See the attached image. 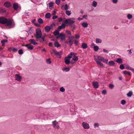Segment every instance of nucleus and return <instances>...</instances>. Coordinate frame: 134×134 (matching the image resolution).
I'll return each mask as SVG.
<instances>
[{
	"label": "nucleus",
	"mask_w": 134,
	"mask_h": 134,
	"mask_svg": "<svg viewBox=\"0 0 134 134\" xmlns=\"http://www.w3.org/2000/svg\"><path fill=\"white\" fill-rule=\"evenodd\" d=\"M78 58L77 56H74V57L72 58V60L76 61L78 60Z\"/></svg>",
	"instance_id": "nucleus-35"
},
{
	"label": "nucleus",
	"mask_w": 134,
	"mask_h": 134,
	"mask_svg": "<svg viewBox=\"0 0 134 134\" xmlns=\"http://www.w3.org/2000/svg\"><path fill=\"white\" fill-rule=\"evenodd\" d=\"M66 32L67 34L69 35H71V32L70 31L68 30H66Z\"/></svg>",
	"instance_id": "nucleus-55"
},
{
	"label": "nucleus",
	"mask_w": 134,
	"mask_h": 134,
	"mask_svg": "<svg viewBox=\"0 0 134 134\" xmlns=\"http://www.w3.org/2000/svg\"><path fill=\"white\" fill-rule=\"evenodd\" d=\"M83 128L85 129H88L90 128V126L88 124L85 122H83L82 124Z\"/></svg>",
	"instance_id": "nucleus-8"
},
{
	"label": "nucleus",
	"mask_w": 134,
	"mask_h": 134,
	"mask_svg": "<svg viewBox=\"0 0 134 134\" xmlns=\"http://www.w3.org/2000/svg\"><path fill=\"white\" fill-rule=\"evenodd\" d=\"M60 0H55L56 3L58 5H59L60 3Z\"/></svg>",
	"instance_id": "nucleus-53"
},
{
	"label": "nucleus",
	"mask_w": 134,
	"mask_h": 134,
	"mask_svg": "<svg viewBox=\"0 0 134 134\" xmlns=\"http://www.w3.org/2000/svg\"><path fill=\"white\" fill-rule=\"evenodd\" d=\"M68 6L67 4H65L64 6V9L66 10H67L68 9Z\"/></svg>",
	"instance_id": "nucleus-49"
},
{
	"label": "nucleus",
	"mask_w": 134,
	"mask_h": 134,
	"mask_svg": "<svg viewBox=\"0 0 134 134\" xmlns=\"http://www.w3.org/2000/svg\"><path fill=\"white\" fill-rule=\"evenodd\" d=\"M57 18V15H55L53 16L52 17V19H54Z\"/></svg>",
	"instance_id": "nucleus-62"
},
{
	"label": "nucleus",
	"mask_w": 134,
	"mask_h": 134,
	"mask_svg": "<svg viewBox=\"0 0 134 134\" xmlns=\"http://www.w3.org/2000/svg\"><path fill=\"white\" fill-rule=\"evenodd\" d=\"M59 36L60 37V39L62 41L65 40V34L61 33L59 34Z\"/></svg>",
	"instance_id": "nucleus-12"
},
{
	"label": "nucleus",
	"mask_w": 134,
	"mask_h": 134,
	"mask_svg": "<svg viewBox=\"0 0 134 134\" xmlns=\"http://www.w3.org/2000/svg\"><path fill=\"white\" fill-rule=\"evenodd\" d=\"M6 18L4 17H0V24H4L6 21Z\"/></svg>",
	"instance_id": "nucleus-9"
},
{
	"label": "nucleus",
	"mask_w": 134,
	"mask_h": 134,
	"mask_svg": "<svg viewBox=\"0 0 134 134\" xmlns=\"http://www.w3.org/2000/svg\"><path fill=\"white\" fill-rule=\"evenodd\" d=\"M34 25L37 27H39L40 26V25L37 23H34Z\"/></svg>",
	"instance_id": "nucleus-56"
},
{
	"label": "nucleus",
	"mask_w": 134,
	"mask_h": 134,
	"mask_svg": "<svg viewBox=\"0 0 134 134\" xmlns=\"http://www.w3.org/2000/svg\"><path fill=\"white\" fill-rule=\"evenodd\" d=\"M65 27V25L64 24H61V25L59 26L58 27V30L60 31L62 29H64Z\"/></svg>",
	"instance_id": "nucleus-13"
},
{
	"label": "nucleus",
	"mask_w": 134,
	"mask_h": 134,
	"mask_svg": "<svg viewBox=\"0 0 134 134\" xmlns=\"http://www.w3.org/2000/svg\"><path fill=\"white\" fill-rule=\"evenodd\" d=\"M46 62L48 64H50L51 63V59L50 58H49L47 59L46 60Z\"/></svg>",
	"instance_id": "nucleus-45"
},
{
	"label": "nucleus",
	"mask_w": 134,
	"mask_h": 134,
	"mask_svg": "<svg viewBox=\"0 0 134 134\" xmlns=\"http://www.w3.org/2000/svg\"><path fill=\"white\" fill-rule=\"evenodd\" d=\"M19 7L18 4L17 3H15L13 4V7L15 10H16Z\"/></svg>",
	"instance_id": "nucleus-21"
},
{
	"label": "nucleus",
	"mask_w": 134,
	"mask_h": 134,
	"mask_svg": "<svg viewBox=\"0 0 134 134\" xmlns=\"http://www.w3.org/2000/svg\"><path fill=\"white\" fill-rule=\"evenodd\" d=\"M58 20L59 22H61L62 20V18L60 17L58 18Z\"/></svg>",
	"instance_id": "nucleus-64"
},
{
	"label": "nucleus",
	"mask_w": 134,
	"mask_h": 134,
	"mask_svg": "<svg viewBox=\"0 0 134 134\" xmlns=\"http://www.w3.org/2000/svg\"><path fill=\"white\" fill-rule=\"evenodd\" d=\"M45 31L47 32H48L51 30L50 26H46L44 28Z\"/></svg>",
	"instance_id": "nucleus-17"
},
{
	"label": "nucleus",
	"mask_w": 134,
	"mask_h": 134,
	"mask_svg": "<svg viewBox=\"0 0 134 134\" xmlns=\"http://www.w3.org/2000/svg\"><path fill=\"white\" fill-rule=\"evenodd\" d=\"M97 2L94 1L93 2V3L92 5L93 6H94V7H96L97 5Z\"/></svg>",
	"instance_id": "nucleus-41"
},
{
	"label": "nucleus",
	"mask_w": 134,
	"mask_h": 134,
	"mask_svg": "<svg viewBox=\"0 0 134 134\" xmlns=\"http://www.w3.org/2000/svg\"><path fill=\"white\" fill-rule=\"evenodd\" d=\"M92 85L95 88H97L99 86L98 83L97 82H93Z\"/></svg>",
	"instance_id": "nucleus-15"
},
{
	"label": "nucleus",
	"mask_w": 134,
	"mask_h": 134,
	"mask_svg": "<svg viewBox=\"0 0 134 134\" xmlns=\"http://www.w3.org/2000/svg\"><path fill=\"white\" fill-rule=\"evenodd\" d=\"M87 16V14L84 15L82 16V18H85V19H86Z\"/></svg>",
	"instance_id": "nucleus-61"
},
{
	"label": "nucleus",
	"mask_w": 134,
	"mask_h": 134,
	"mask_svg": "<svg viewBox=\"0 0 134 134\" xmlns=\"http://www.w3.org/2000/svg\"><path fill=\"white\" fill-rule=\"evenodd\" d=\"M126 103V101L124 100H123L121 101V103L122 105L125 104Z\"/></svg>",
	"instance_id": "nucleus-48"
},
{
	"label": "nucleus",
	"mask_w": 134,
	"mask_h": 134,
	"mask_svg": "<svg viewBox=\"0 0 134 134\" xmlns=\"http://www.w3.org/2000/svg\"><path fill=\"white\" fill-rule=\"evenodd\" d=\"M70 68L69 67H64L62 68V70L64 71L67 72L70 70Z\"/></svg>",
	"instance_id": "nucleus-18"
},
{
	"label": "nucleus",
	"mask_w": 134,
	"mask_h": 134,
	"mask_svg": "<svg viewBox=\"0 0 134 134\" xmlns=\"http://www.w3.org/2000/svg\"><path fill=\"white\" fill-rule=\"evenodd\" d=\"M54 54L57 56L59 58H61V55L62 54V53L61 51L58 52L56 51V50H54L53 51Z\"/></svg>",
	"instance_id": "nucleus-7"
},
{
	"label": "nucleus",
	"mask_w": 134,
	"mask_h": 134,
	"mask_svg": "<svg viewBox=\"0 0 134 134\" xmlns=\"http://www.w3.org/2000/svg\"><path fill=\"white\" fill-rule=\"evenodd\" d=\"M1 42L2 44V46H4L5 45V42L3 40H2L1 41Z\"/></svg>",
	"instance_id": "nucleus-59"
},
{
	"label": "nucleus",
	"mask_w": 134,
	"mask_h": 134,
	"mask_svg": "<svg viewBox=\"0 0 134 134\" xmlns=\"http://www.w3.org/2000/svg\"><path fill=\"white\" fill-rule=\"evenodd\" d=\"M59 34V32L57 30H55L53 32V34H54V35L55 36H56Z\"/></svg>",
	"instance_id": "nucleus-28"
},
{
	"label": "nucleus",
	"mask_w": 134,
	"mask_h": 134,
	"mask_svg": "<svg viewBox=\"0 0 134 134\" xmlns=\"http://www.w3.org/2000/svg\"><path fill=\"white\" fill-rule=\"evenodd\" d=\"M98 59L96 58H95V60L97 64L100 66H103V65L100 61V60L102 61L104 59V58L100 56H98Z\"/></svg>",
	"instance_id": "nucleus-1"
},
{
	"label": "nucleus",
	"mask_w": 134,
	"mask_h": 134,
	"mask_svg": "<svg viewBox=\"0 0 134 134\" xmlns=\"http://www.w3.org/2000/svg\"><path fill=\"white\" fill-rule=\"evenodd\" d=\"M132 94V91H130L127 94V96L128 97H131Z\"/></svg>",
	"instance_id": "nucleus-31"
},
{
	"label": "nucleus",
	"mask_w": 134,
	"mask_h": 134,
	"mask_svg": "<svg viewBox=\"0 0 134 134\" xmlns=\"http://www.w3.org/2000/svg\"><path fill=\"white\" fill-rule=\"evenodd\" d=\"M15 77L16 80L19 81H20L21 80V77L19 74L15 75Z\"/></svg>",
	"instance_id": "nucleus-10"
},
{
	"label": "nucleus",
	"mask_w": 134,
	"mask_h": 134,
	"mask_svg": "<svg viewBox=\"0 0 134 134\" xmlns=\"http://www.w3.org/2000/svg\"><path fill=\"white\" fill-rule=\"evenodd\" d=\"M52 125L53 127L55 128L58 129H59L60 127L58 125V123L56 120H55L52 122Z\"/></svg>",
	"instance_id": "nucleus-5"
},
{
	"label": "nucleus",
	"mask_w": 134,
	"mask_h": 134,
	"mask_svg": "<svg viewBox=\"0 0 134 134\" xmlns=\"http://www.w3.org/2000/svg\"><path fill=\"white\" fill-rule=\"evenodd\" d=\"M96 42L97 43H101L102 42V40L100 39L96 38Z\"/></svg>",
	"instance_id": "nucleus-30"
},
{
	"label": "nucleus",
	"mask_w": 134,
	"mask_h": 134,
	"mask_svg": "<svg viewBox=\"0 0 134 134\" xmlns=\"http://www.w3.org/2000/svg\"><path fill=\"white\" fill-rule=\"evenodd\" d=\"M70 59L66 57L65 58V63L66 64L68 65L70 63Z\"/></svg>",
	"instance_id": "nucleus-16"
},
{
	"label": "nucleus",
	"mask_w": 134,
	"mask_h": 134,
	"mask_svg": "<svg viewBox=\"0 0 134 134\" xmlns=\"http://www.w3.org/2000/svg\"><path fill=\"white\" fill-rule=\"evenodd\" d=\"M88 24L86 22H83L81 24L82 26L84 28L87 27L88 26Z\"/></svg>",
	"instance_id": "nucleus-20"
},
{
	"label": "nucleus",
	"mask_w": 134,
	"mask_h": 134,
	"mask_svg": "<svg viewBox=\"0 0 134 134\" xmlns=\"http://www.w3.org/2000/svg\"><path fill=\"white\" fill-rule=\"evenodd\" d=\"M75 37L74 36H69L68 37V42H67V43H69V45L71 46L73 43V39Z\"/></svg>",
	"instance_id": "nucleus-4"
},
{
	"label": "nucleus",
	"mask_w": 134,
	"mask_h": 134,
	"mask_svg": "<svg viewBox=\"0 0 134 134\" xmlns=\"http://www.w3.org/2000/svg\"><path fill=\"white\" fill-rule=\"evenodd\" d=\"M103 51L104 52L107 53H109L108 51L107 50H106L105 49H103Z\"/></svg>",
	"instance_id": "nucleus-60"
},
{
	"label": "nucleus",
	"mask_w": 134,
	"mask_h": 134,
	"mask_svg": "<svg viewBox=\"0 0 134 134\" xmlns=\"http://www.w3.org/2000/svg\"><path fill=\"white\" fill-rule=\"evenodd\" d=\"M55 26V24L54 23H52L50 25V27L51 28V29H53V27H54Z\"/></svg>",
	"instance_id": "nucleus-42"
},
{
	"label": "nucleus",
	"mask_w": 134,
	"mask_h": 134,
	"mask_svg": "<svg viewBox=\"0 0 134 134\" xmlns=\"http://www.w3.org/2000/svg\"><path fill=\"white\" fill-rule=\"evenodd\" d=\"M114 87V85L113 84H110L109 85V88H110L111 89H113Z\"/></svg>",
	"instance_id": "nucleus-46"
},
{
	"label": "nucleus",
	"mask_w": 134,
	"mask_h": 134,
	"mask_svg": "<svg viewBox=\"0 0 134 134\" xmlns=\"http://www.w3.org/2000/svg\"><path fill=\"white\" fill-rule=\"evenodd\" d=\"M110 66H114L115 63L113 60L109 61L108 63Z\"/></svg>",
	"instance_id": "nucleus-23"
},
{
	"label": "nucleus",
	"mask_w": 134,
	"mask_h": 134,
	"mask_svg": "<svg viewBox=\"0 0 134 134\" xmlns=\"http://www.w3.org/2000/svg\"><path fill=\"white\" fill-rule=\"evenodd\" d=\"M119 68L121 69H123L125 67L123 64H121L120 65Z\"/></svg>",
	"instance_id": "nucleus-44"
},
{
	"label": "nucleus",
	"mask_w": 134,
	"mask_h": 134,
	"mask_svg": "<svg viewBox=\"0 0 134 134\" xmlns=\"http://www.w3.org/2000/svg\"><path fill=\"white\" fill-rule=\"evenodd\" d=\"M1 12L3 13H4L6 12V10L4 8H2L1 9Z\"/></svg>",
	"instance_id": "nucleus-50"
},
{
	"label": "nucleus",
	"mask_w": 134,
	"mask_h": 134,
	"mask_svg": "<svg viewBox=\"0 0 134 134\" xmlns=\"http://www.w3.org/2000/svg\"><path fill=\"white\" fill-rule=\"evenodd\" d=\"M75 19L74 18H70L66 19L64 21L65 24H68L69 25L74 23L75 21H74Z\"/></svg>",
	"instance_id": "nucleus-3"
},
{
	"label": "nucleus",
	"mask_w": 134,
	"mask_h": 134,
	"mask_svg": "<svg viewBox=\"0 0 134 134\" xmlns=\"http://www.w3.org/2000/svg\"><path fill=\"white\" fill-rule=\"evenodd\" d=\"M126 68L127 69L130 70H131L132 69V68L130 67L128 65H126Z\"/></svg>",
	"instance_id": "nucleus-39"
},
{
	"label": "nucleus",
	"mask_w": 134,
	"mask_h": 134,
	"mask_svg": "<svg viewBox=\"0 0 134 134\" xmlns=\"http://www.w3.org/2000/svg\"><path fill=\"white\" fill-rule=\"evenodd\" d=\"M66 14L68 16L70 15L71 14V12L70 11L66 10L65 12Z\"/></svg>",
	"instance_id": "nucleus-32"
},
{
	"label": "nucleus",
	"mask_w": 134,
	"mask_h": 134,
	"mask_svg": "<svg viewBox=\"0 0 134 134\" xmlns=\"http://www.w3.org/2000/svg\"><path fill=\"white\" fill-rule=\"evenodd\" d=\"M113 2L114 3H116L118 2V0H113Z\"/></svg>",
	"instance_id": "nucleus-63"
},
{
	"label": "nucleus",
	"mask_w": 134,
	"mask_h": 134,
	"mask_svg": "<svg viewBox=\"0 0 134 134\" xmlns=\"http://www.w3.org/2000/svg\"><path fill=\"white\" fill-rule=\"evenodd\" d=\"M36 36L35 38L37 39H39L42 36V33L41 29L39 28H37L36 30Z\"/></svg>",
	"instance_id": "nucleus-2"
},
{
	"label": "nucleus",
	"mask_w": 134,
	"mask_h": 134,
	"mask_svg": "<svg viewBox=\"0 0 134 134\" xmlns=\"http://www.w3.org/2000/svg\"><path fill=\"white\" fill-rule=\"evenodd\" d=\"M94 50L95 52H97L99 49V47L97 46H94L93 47Z\"/></svg>",
	"instance_id": "nucleus-33"
},
{
	"label": "nucleus",
	"mask_w": 134,
	"mask_h": 134,
	"mask_svg": "<svg viewBox=\"0 0 134 134\" xmlns=\"http://www.w3.org/2000/svg\"><path fill=\"white\" fill-rule=\"evenodd\" d=\"M94 127H96L97 126L98 127H99V124L98 123H95L94 125Z\"/></svg>",
	"instance_id": "nucleus-57"
},
{
	"label": "nucleus",
	"mask_w": 134,
	"mask_h": 134,
	"mask_svg": "<svg viewBox=\"0 0 134 134\" xmlns=\"http://www.w3.org/2000/svg\"><path fill=\"white\" fill-rule=\"evenodd\" d=\"M81 47L83 49H85L87 47V45L85 43H82Z\"/></svg>",
	"instance_id": "nucleus-19"
},
{
	"label": "nucleus",
	"mask_w": 134,
	"mask_h": 134,
	"mask_svg": "<svg viewBox=\"0 0 134 134\" xmlns=\"http://www.w3.org/2000/svg\"><path fill=\"white\" fill-rule=\"evenodd\" d=\"M29 41L31 42V44L34 45H36L38 44V43L36 42L34 39H30L29 40Z\"/></svg>",
	"instance_id": "nucleus-14"
},
{
	"label": "nucleus",
	"mask_w": 134,
	"mask_h": 134,
	"mask_svg": "<svg viewBox=\"0 0 134 134\" xmlns=\"http://www.w3.org/2000/svg\"><path fill=\"white\" fill-rule=\"evenodd\" d=\"M72 53L71 52L68 55V56L66 57L70 59L72 57Z\"/></svg>",
	"instance_id": "nucleus-36"
},
{
	"label": "nucleus",
	"mask_w": 134,
	"mask_h": 134,
	"mask_svg": "<svg viewBox=\"0 0 134 134\" xmlns=\"http://www.w3.org/2000/svg\"><path fill=\"white\" fill-rule=\"evenodd\" d=\"M80 35L79 34L75 35V37L76 39H78L80 38Z\"/></svg>",
	"instance_id": "nucleus-51"
},
{
	"label": "nucleus",
	"mask_w": 134,
	"mask_h": 134,
	"mask_svg": "<svg viewBox=\"0 0 134 134\" xmlns=\"http://www.w3.org/2000/svg\"><path fill=\"white\" fill-rule=\"evenodd\" d=\"M4 5L6 8H8L11 6V5L10 2H6L4 3Z\"/></svg>",
	"instance_id": "nucleus-11"
},
{
	"label": "nucleus",
	"mask_w": 134,
	"mask_h": 134,
	"mask_svg": "<svg viewBox=\"0 0 134 134\" xmlns=\"http://www.w3.org/2000/svg\"><path fill=\"white\" fill-rule=\"evenodd\" d=\"M45 36H46V35H45V36H43L42 37V36H41V37L40 38H41V39L42 40V41H44L45 40H44V39L45 37Z\"/></svg>",
	"instance_id": "nucleus-54"
},
{
	"label": "nucleus",
	"mask_w": 134,
	"mask_h": 134,
	"mask_svg": "<svg viewBox=\"0 0 134 134\" xmlns=\"http://www.w3.org/2000/svg\"><path fill=\"white\" fill-rule=\"evenodd\" d=\"M102 61L105 63L106 64H107L108 63V60L107 59L104 58Z\"/></svg>",
	"instance_id": "nucleus-38"
},
{
	"label": "nucleus",
	"mask_w": 134,
	"mask_h": 134,
	"mask_svg": "<svg viewBox=\"0 0 134 134\" xmlns=\"http://www.w3.org/2000/svg\"><path fill=\"white\" fill-rule=\"evenodd\" d=\"M38 22L40 24H42L43 23V21L42 19L41 18H39L38 20Z\"/></svg>",
	"instance_id": "nucleus-34"
},
{
	"label": "nucleus",
	"mask_w": 134,
	"mask_h": 134,
	"mask_svg": "<svg viewBox=\"0 0 134 134\" xmlns=\"http://www.w3.org/2000/svg\"><path fill=\"white\" fill-rule=\"evenodd\" d=\"M48 4L49 9H51V8H53L54 3L53 2H50V3H49Z\"/></svg>",
	"instance_id": "nucleus-27"
},
{
	"label": "nucleus",
	"mask_w": 134,
	"mask_h": 134,
	"mask_svg": "<svg viewBox=\"0 0 134 134\" xmlns=\"http://www.w3.org/2000/svg\"><path fill=\"white\" fill-rule=\"evenodd\" d=\"M60 90L62 92H64L65 91V89L63 87L60 88Z\"/></svg>",
	"instance_id": "nucleus-40"
},
{
	"label": "nucleus",
	"mask_w": 134,
	"mask_h": 134,
	"mask_svg": "<svg viewBox=\"0 0 134 134\" xmlns=\"http://www.w3.org/2000/svg\"><path fill=\"white\" fill-rule=\"evenodd\" d=\"M127 17L129 19H130L132 18V16L131 14H128L127 15Z\"/></svg>",
	"instance_id": "nucleus-37"
},
{
	"label": "nucleus",
	"mask_w": 134,
	"mask_h": 134,
	"mask_svg": "<svg viewBox=\"0 0 134 134\" xmlns=\"http://www.w3.org/2000/svg\"><path fill=\"white\" fill-rule=\"evenodd\" d=\"M116 62L119 64H120L122 63V59L121 58H118L116 60Z\"/></svg>",
	"instance_id": "nucleus-26"
},
{
	"label": "nucleus",
	"mask_w": 134,
	"mask_h": 134,
	"mask_svg": "<svg viewBox=\"0 0 134 134\" xmlns=\"http://www.w3.org/2000/svg\"><path fill=\"white\" fill-rule=\"evenodd\" d=\"M50 16L51 14L49 13H47L45 15V17L46 19L50 18Z\"/></svg>",
	"instance_id": "nucleus-25"
},
{
	"label": "nucleus",
	"mask_w": 134,
	"mask_h": 134,
	"mask_svg": "<svg viewBox=\"0 0 134 134\" xmlns=\"http://www.w3.org/2000/svg\"><path fill=\"white\" fill-rule=\"evenodd\" d=\"M107 91L105 90H103L102 92V94H107Z\"/></svg>",
	"instance_id": "nucleus-47"
},
{
	"label": "nucleus",
	"mask_w": 134,
	"mask_h": 134,
	"mask_svg": "<svg viewBox=\"0 0 134 134\" xmlns=\"http://www.w3.org/2000/svg\"><path fill=\"white\" fill-rule=\"evenodd\" d=\"M123 73L125 75L128 74L129 75H131V74L130 72L127 71H124L123 72Z\"/></svg>",
	"instance_id": "nucleus-29"
},
{
	"label": "nucleus",
	"mask_w": 134,
	"mask_h": 134,
	"mask_svg": "<svg viewBox=\"0 0 134 134\" xmlns=\"http://www.w3.org/2000/svg\"><path fill=\"white\" fill-rule=\"evenodd\" d=\"M69 25V26L71 27H73L75 26V25L74 23H73Z\"/></svg>",
	"instance_id": "nucleus-52"
},
{
	"label": "nucleus",
	"mask_w": 134,
	"mask_h": 134,
	"mask_svg": "<svg viewBox=\"0 0 134 134\" xmlns=\"http://www.w3.org/2000/svg\"><path fill=\"white\" fill-rule=\"evenodd\" d=\"M18 53L19 54L21 55L23 53V51L22 49H20L18 51Z\"/></svg>",
	"instance_id": "nucleus-43"
},
{
	"label": "nucleus",
	"mask_w": 134,
	"mask_h": 134,
	"mask_svg": "<svg viewBox=\"0 0 134 134\" xmlns=\"http://www.w3.org/2000/svg\"><path fill=\"white\" fill-rule=\"evenodd\" d=\"M6 21L4 24H5L7 26H11L12 24V22L10 19H7V18Z\"/></svg>",
	"instance_id": "nucleus-6"
},
{
	"label": "nucleus",
	"mask_w": 134,
	"mask_h": 134,
	"mask_svg": "<svg viewBox=\"0 0 134 134\" xmlns=\"http://www.w3.org/2000/svg\"><path fill=\"white\" fill-rule=\"evenodd\" d=\"M12 51L14 52H16L17 51V49L16 48H14L12 49Z\"/></svg>",
	"instance_id": "nucleus-58"
},
{
	"label": "nucleus",
	"mask_w": 134,
	"mask_h": 134,
	"mask_svg": "<svg viewBox=\"0 0 134 134\" xmlns=\"http://www.w3.org/2000/svg\"><path fill=\"white\" fill-rule=\"evenodd\" d=\"M54 44V46L57 47H58L60 46V45L59 43L57 41H55Z\"/></svg>",
	"instance_id": "nucleus-24"
},
{
	"label": "nucleus",
	"mask_w": 134,
	"mask_h": 134,
	"mask_svg": "<svg viewBox=\"0 0 134 134\" xmlns=\"http://www.w3.org/2000/svg\"><path fill=\"white\" fill-rule=\"evenodd\" d=\"M25 46L28 49L30 50H32L34 48V46L31 45L29 46V45L27 44L25 45Z\"/></svg>",
	"instance_id": "nucleus-22"
}]
</instances>
